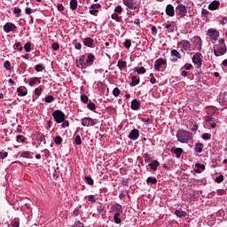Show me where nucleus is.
I'll use <instances>...</instances> for the list:
<instances>
[{"label": "nucleus", "instance_id": "nucleus-1", "mask_svg": "<svg viewBox=\"0 0 227 227\" xmlns=\"http://www.w3.org/2000/svg\"><path fill=\"white\" fill-rule=\"evenodd\" d=\"M176 137L179 143H189V141H192V133L184 129H179L176 132Z\"/></svg>", "mask_w": 227, "mask_h": 227}, {"label": "nucleus", "instance_id": "nucleus-2", "mask_svg": "<svg viewBox=\"0 0 227 227\" xmlns=\"http://www.w3.org/2000/svg\"><path fill=\"white\" fill-rule=\"evenodd\" d=\"M176 15L177 19H184L187 15V7L183 4H178L176 7Z\"/></svg>", "mask_w": 227, "mask_h": 227}, {"label": "nucleus", "instance_id": "nucleus-3", "mask_svg": "<svg viewBox=\"0 0 227 227\" xmlns=\"http://www.w3.org/2000/svg\"><path fill=\"white\" fill-rule=\"evenodd\" d=\"M52 117L56 123H63L65 121V113L61 110H55L52 113Z\"/></svg>", "mask_w": 227, "mask_h": 227}, {"label": "nucleus", "instance_id": "nucleus-4", "mask_svg": "<svg viewBox=\"0 0 227 227\" xmlns=\"http://www.w3.org/2000/svg\"><path fill=\"white\" fill-rule=\"evenodd\" d=\"M207 35L211 38L212 43H215V42H217V38H219V31L214 28H209Z\"/></svg>", "mask_w": 227, "mask_h": 227}, {"label": "nucleus", "instance_id": "nucleus-5", "mask_svg": "<svg viewBox=\"0 0 227 227\" xmlns=\"http://www.w3.org/2000/svg\"><path fill=\"white\" fill-rule=\"evenodd\" d=\"M82 127H95L97 125V121L90 117H85L82 119Z\"/></svg>", "mask_w": 227, "mask_h": 227}, {"label": "nucleus", "instance_id": "nucleus-6", "mask_svg": "<svg viewBox=\"0 0 227 227\" xmlns=\"http://www.w3.org/2000/svg\"><path fill=\"white\" fill-rule=\"evenodd\" d=\"M192 43L193 44L194 51H198L199 52H200L202 45L201 37L194 36L192 39Z\"/></svg>", "mask_w": 227, "mask_h": 227}, {"label": "nucleus", "instance_id": "nucleus-7", "mask_svg": "<svg viewBox=\"0 0 227 227\" xmlns=\"http://www.w3.org/2000/svg\"><path fill=\"white\" fill-rule=\"evenodd\" d=\"M124 6H127L129 10H137L138 4L136 0H122Z\"/></svg>", "mask_w": 227, "mask_h": 227}, {"label": "nucleus", "instance_id": "nucleus-8", "mask_svg": "<svg viewBox=\"0 0 227 227\" xmlns=\"http://www.w3.org/2000/svg\"><path fill=\"white\" fill-rule=\"evenodd\" d=\"M166 65H168L166 59L160 58L154 62V70L156 72H160V67H166Z\"/></svg>", "mask_w": 227, "mask_h": 227}, {"label": "nucleus", "instance_id": "nucleus-9", "mask_svg": "<svg viewBox=\"0 0 227 227\" xmlns=\"http://www.w3.org/2000/svg\"><path fill=\"white\" fill-rule=\"evenodd\" d=\"M179 45L181 47V51L183 52H187V51H191V43L187 40H183L179 43Z\"/></svg>", "mask_w": 227, "mask_h": 227}, {"label": "nucleus", "instance_id": "nucleus-10", "mask_svg": "<svg viewBox=\"0 0 227 227\" xmlns=\"http://www.w3.org/2000/svg\"><path fill=\"white\" fill-rule=\"evenodd\" d=\"M15 29H17V26H15L13 23H6L4 26V30L5 33H12V31H15Z\"/></svg>", "mask_w": 227, "mask_h": 227}, {"label": "nucleus", "instance_id": "nucleus-11", "mask_svg": "<svg viewBox=\"0 0 227 227\" xmlns=\"http://www.w3.org/2000/svg\"><path fill=\"white\" fill-rule=\"evenodd\" d=\"M214 54L216 58H219V56H224V54H226V47H220L217 50L214 49Z\"/></svg>", "mask_w": 227, "mask_h": 227}, {"label": "nucleus", "instance_id": "nucleus-12", "mask_svg": "<svg viewBox=\"0 0 227 227\" xmlns=\"http://www.w3.org/2000/svg\"><path fill=\"white\" fill-rule=\"evenodd\" d=\"M86 58L84 57V55H81L77 63H78V68H87L86 66Z\"/></svg>", "mask_w": 227, "mask_h": 227}, {"label": "nucleus", "instance_id": "nucleus-13", "mask_svg": "<svg viewBox=\"0 0 227 227\" xmlns=\"http://www.w3.org/2000/svg\"><path fill=\"white\" fill-rule=\"evenodd\" d=\"M83 43H84L85 47L93 48V46L95 45V40L91 37H86L83 40Z\"/></svg>", "mask_w": 227, "mask_h": 227}, {"label": "nucleus", "instance_id": "nucleus-14", "mask_svg": "<svg viewBox=\"0 0 227 227\" xmlns=\"http://www.w3.org/2000/svg\"><path fill=\"white\" fill-rule=\"evenodd\" d=\"M165 12L168 17H175V7L172 4H168Z\"/></svg>", "mask_w": 227, "mask_h": 227}, {"label": "nucleus", "instance_id": "nucleus-15", "mask_svg": "<svg viewBox=\"0 0 227 227\" xmlns=\"http://www.w3.org/2000/svg\"><path fill=\"white\" fill-rule=\"evenodd\" d=\"M220 4L221 3L219 1L215 0L208 4V10H210L211 12H214L219 8Z\"/></svg>", "mask_w": 227, "mask_h": 227}, {"label": "nucleus", "instance_id": "nucleus-16", "mask_svg": "<svg viewBox=\"0 0 227 227\" xmlns=\"http://www.w3.org/2000/svg\"><path fill=\"white\" fill-rule=\"evenodd\" d=\"M129 137L132 141H136V139H137V137H139V130L136 129L131 130L129 135Z\"/></svg>", "mask_w": 227, "mask_h": 227}, {"label": "nucleus", "instance_id": "nucleus-17", "mask_svg": "<svg viewBox=\"0 0 227 227\" xmlns=\"http://www.w3.org/2000/svg\"><path fill=\"white\" fill-rule=\"evenodd\" d=\"M174 214L175 215H176V217H179L180 219H182L183 217H187V212L182 210V208L176 209Z\"/></svg>", "mask_w": 227, "mask_h": 227}, {"label": "nucleus", "instance_id": "nucleus-18", "mask_svg": "<svg viewBox=\"0 0 227 227\" xmlns=\"http://www.w3.org/2000/svg\"><path fill=\"white\" fill-rule=\"evenodd\" d=\"M93 61H95V56L93 54L90 53L87 56V59L85 60L86 67H90V65H93Z\"/></svg>", "mask_w": 227, "mask_h": 227}, {"label": "nucleus", "instance_id": "nucleus-19", "mask_svg": "<svg viewBox=\"0 0 227 227\" xmlns=\"http://www.w3.org/2000/svg\"><path fill=\"white\" fill-rule=\"evenodd\" d=\"M201 53H196L192 58V63L194 65H201Z\"/></svg>", "mask_w": 227, "mask_h": 227}, {"label": "nucleus", "instance_id": "nucleus-20", "mask_svg": "<svg viewBox=\"0 0 227 227\" xmlns=\"http://www.w3.org/2000/svg\"><path fill=\"white\" fill-rule=\"evenodd\" d=\"M139 107H141V103L137 101V99H133L131 102V109H133V111H137Z\"/></svg>", "mask_w": 227, "mask_h": 227}, {"label": "nucleus", "instance_id": "nucleus-21", "mask_svg": "<svg viewBox=\"0 0 227 227\" xmlns=\"http://www.w3.org/2000/svg\"><path fill=\"white\" fill-rule=\"evenodd\" d=\"M175 27H176V24L173 21L170 24H167L165 26V29H167L168 33H173V31H175Z\"/></svg>", "mask_w": 227, "mask_h": 227}, {"label": "nucleus", "instance_id": "nucleus-22", "mask_svg": "<svg viewBox=\"0 0 227 227\" xmlns=\"http://www.w3.org/2000/svg\"><path fill=\"white\" fill-rule=\"evenodd\" d=\"M160 166V163H159L156 160H153L151 163H149V167L153 171H157V168Z\"/></svg>", "mask_w": 227, "mask_h": 227}, {"label": "nucleus", "instance_id": "nucleus-23", "mask_svg": "<svg viewBox=\"0 0 227 227\" xmlns=\"http://www.w3.org/2000/svg\"><path fill=\"white\" fill-rule=\"evenodd\" d=\"M42 82V78L34 77L29 82V86H35V84H40Z\"/></svg>", "mask_w": 227, "mask_h": 227}, {"label": "nucleus", "instance_id": "nucleus-24", "mask_svg": "<svg viewBox=\"0 0 227 227\" xmlns=\"http://www.w3.org/2000/svg\"><path fill=\"white\" fill-rule=\"evenodd\" d=\"M117 67L121 71L123 68H127V62L123 60H118Z\"/></svg>", "mask_w": 227, "mask_h": 227}, {"label": "nucleus", "instance_id": "nucleus-25", "mask_svg": "<svg viewBox=\"0 0 227 227\" xmlns=\"http://www.w3.org/2000/svg\"><path fill=\"white\" fill-rule=\"evenodd\" d=\"M195 152L197 153H201V152H203V144L201 143H197L195 145Z\"/></svg>", "mask_w": 227, "mask_h": 227}, {"label": "nucleus", "instance_id": "nucleus-26", "mask_svg": "<svg viewBox=\"0 0 227 227\" xmlns=\"http://www.w3.org/2000/svg\"><path fill=\"white\" fill-rule=\"evenodd\" d=\"M174 153L177 157V159H180L182 157V153H184V149L182 148H176L174 149Z\"/></svg>", "mask_w": 227, "mask_h": 227}, {"label": "nucleus", "instance_id": "nucleus-27", "mask_svg": "<svg viewBox=\"0 0 227 227\" xmlns=\"http://www.w3.org/2000/svg\"><path fill=\"white\" fill-rule=\"evenodd\" d=\"M131 83L130 86L134 87V86H137V84H139V78H137L136 76H132L131 77Z\"/></svg>", "mask_w": 227, "mask_h": 227}, {"label": "nucleus", "instance_id": "nucleus-28", "mask_svg": "<svg viewBox=\"0 0 227 227\" xmlns=\"http://www.w3.org/2000/svg\"><path fill=\"white\" fill-rule=\"evenodd\" d=\"M17 91H18L20 97H26V95H27V91L24 90V88H22V87L18 88Z\"/></svg>", "mask_w": 227, "mask_h": 227}, {"label": "nucleus", "instance_id": "nucleus-29", "mask_svg": "<svg viewBox=\"0 0 227 227\" xmlns=\"http://www.w3.org/2000/svg\"><path fill=\"white\" fill-rule=\"evenodd\" d=\"M171 55L174 56L175 58H177V59H182V54H180V52L176 50H172Z\"/></svg>", "mask_w": 227, "mask_h": 227}, {"label": "nucleus", "instance_id": "nucleus-30", "mask_svg": "<svg viewBox=\"0 0 227 227\" xmlns=\"http://www.w3.org/2000/svg\"><path fill=\"white\" fill-rule=\"evenodd\" d=\"M147 184H152L153 185H155V184H157V178L153 177V176H149L146 179Z\"/></svg>", "mask_w": 227, "mask_h": 227}, {"label": "nucleus", "instance_id": "nucleus-31", "mask_svg": "<svg viewBox=\"0 0 227 227\" xmlns=\"http://www.w3.org/2000/svg\"><path fill=\"white\" fill-rule=\"evenodd\" d=\"M98 214H100L101 215H106V210L105 207L102 204H100L99 206H98Z\"/></svg>", "mask_w": 227, "mask_h": 227}, {"label": "nucleus", "instance_id": "nucleus-32", "mask_svg": "<svg viewBox=\"0 0 227 227\" xmlns=\"http://www.w3.org/2000/svg\"><path fill=\"white\" fill-rule=\"evenodd\" d=\"M44 101L46 102V104H51L54 102V96L52 95L46 96L44 98Z\"/></svg>", "mask_w": 227, "mask_h": 227}, {"label": "nucleus", "instance_id": "nucleus-33", "mask_svg": "<svg viewBox=\"0 0 227 227\" xmlns=\"http://www.w3.org/2000/svg\"><path fill=\"white\" fill-rule=\"evenodd\" d=\"M20 157L24 159H29L31 157V153L29 151L21 152Z\"/></svg>", "mask_w": 227, "mask_h": 227}, {"label": "nucleus", "instance_id": "nucleus-34", "mask_svg": "<svg viewBox=\"0 0 227 227\" xmlns=\"http://www.w3.org/2000/svg\"><path fill=\"white\" fill-rule=\"evenodd\" d=\"M70 9L71 10H77V0H71L70 1Z\"/></svg>", "mask_w": 227, "mask_h": 227}, {"label": "nucleus", "instance_id": "nucleus-35", "mask_svg": "<svg viewBox=\"0 0 227 227\" xmlns=\"http://www.w3.org/2000/svg\"><path fill=\"white\" fill-rule=\"evenodd\" d=\"M114 210H115L116 212H121L123 213V207H121V205L120 204H116L114 206H113Z\"/></svg>", "mask_w": 227, "mask_h": 227}, {"label": "nucleus", "instance_id": "nucleus-36", "mask_svg": "<svg viewBox=\"0 0 227 227\" xmlns=\"http://www.w3.org/2000/svg\"><path fill=\"white\" fill-rule=\"evenodd\" d=\"M88 109H90V111H95V109H97V106L95 105V103L90 101L89 104L87 105Z\"/></svg>", "mask_w": 227, "mask_h": 227}, {"label": "nucleus", "instance_id": "nucleus-37", "mask_svg": "<svg viewBox=\"0 0 227 227\" xmlns=\"http://www.w3.org/2000/svg\"><path fill=\"white\" fill-rule=\"evenodd\" d=\"M74 143L75 145H77L78 146L82 145V140L81 139V136L80 135H76L74 137Z\"/></svg>", "mask_w": 227, "mask_h": 227}, {"label": "nucleus", "instance_id": "nucleus-38", "mask_svg": "<svg viewBox=\"0 0 227 227\" xmlns=\"http://www.w3.org/2000/svg\"><path fill=\"white\" fill-rule=\"evenodd\" d=\"M16 141L18 143H24V141H26V137L25 136H22V135H18L16 137Z\"/></svg>", "mask_w": 227, "mask_h": 227}, {"label": "nucleus", "instance_id": "nucleus-39", "mask_svg": "<svg viewBox=\"0 0 227 227\" xmlns=\"http://www.w3.org/2000/svg\"><path fill=\"white\" fill-rule=\"evenodd\" d=\"M112 19L114 20H116V22H121V17H120L118 14L114 13L112 14Z\"/></svg>", "mask_w": 227, "mask_h": 227}, {"label": "nucleus", "instance_id": "nucleus-40", "mask_svg": "<svg viewBox=\"0 0 227 227\" xmlns=\"http://www.w3.org/2000/svg\"><path fill=\"white\" fill-rule=\"evenodd\" d=\"M54 143L56 145H61V143H63V138H61L60 136H57L55 138H54Z\"/></svg>", "mask_w": 227, "mask_h": 227}, {"label": "nucleus", "instance_id": "nucleus-41", "mask_svg": "<svg viewBox=\"0 0 227 227\" xmlns=\"http://www.w3.org/2000/svg\"><path fill=\"white\" fill-rule=\"evenodd\" d=\"M42 91H43V89H42V87H37L35 90V95L40 97V95H42Z\"/></svg>", "mask_w": 227, "mask_h": 227}, {"label": "nucleus", "instance_id": "nucleus-42", "mask_svg": "<svg viewBox=\"0 0 227 227\" xmlns=\"http://www.w3.org/2000/svg\"><path fill=\"white\" fill-rule=\"evenodd\" d=\"M13 47L14 49H18V51H20V52L24 51V48L22 47V44H20V43H16Z\"/></svg>", "mask_w": 227, "mask_h": 227}, {"label": "nucleus", "instance_id": "nucleus-43", "mask_svg": "<svg viewBox=\"0 0 227 227\" xmlns=\"http://www.w3.org/2000/svg\"><path fill=\"white\" fill-rule=\"evenodd\" d=\"M24 49L27 52H31V43L28 42V43H25Z\"/></svg>", "mask_w": 227, "mask_h": 227}, {"label": "nucleus", "instance_id": "nucleus-44", "mask_svg": "<svg viewBox=\"0 0 227 227\" xmlns=\"http://www.w3.org/2000/svg\"><path fill=\"white\" fill-rule=\"evenodd\" d=\"M85 182H86L89 185H93V184H94L93 178H91V176H86V177H85Z\"/></svg>", "mask_w": 227, "mask_h": 227}, {"label": "nucleus", "instance_id": "nucleus-45", "mask_svg": "<svg viewBox=\"0 0 227 227\" xmlns=\"http://www.w3.org/2000/svg\"><path fill=\"white\" fill-rule=\"evenodd\" d=\"M211 137H212V135H210L209 133H204L202 135V139H204L205 141H209Z\"/></svg>", "mask_w": 227, "mask_h": 227}, {"label": "nucleus", "instance_id": "nucleus-46", "mask_svg": "<svg viewBox=\"0 0 227 227\" xmlns=\"http://www.w3.org/2000/svg\"><path fill=\"white\" fill-rule=\"evenodd\" d=\"M121 90L119 88L115 87L113 90L114 97H120Z\"/></svg>", "mask_w": 227, "mask_h": 227}, {"label": "nucleus", "instance_id": "nucleus-47", "mask_svg": "<svg viewBox=\"0 0 227 227\" xmlns=\"http://www.w3.org/2000/svg\"><path fill=\"white\" fill-rule=\"evenodd\" d=\"M81 100H82V102H83V104H88V102L90 101V98L86 95H82Z\"/></svg>", "mask_w": 227, "mask_h": 227}, {"label": "nucleus", "instance_id": "nucleus-48", "mask_svg": "<svg viewBox=\"0 0 227 227\" xmlns=\"http://www.w3.org/2000/svg\"><path fill=\"white\" fill-rule=\"evenodd\" d=\"M61 127L62 129H67V127H70V121L64 120V121H62Z\"/></svg>", "mask_w": 227, "mask_h": 227}, {"label": "nucleus", "instance_id": "nucleus-49", "mask_svg": "<svg viewBox=\"0 0 227 227\" xmlns=\"http://www.w3.org/2000/svg\"><path fill=\"white\" fill-rule=\"evenodd\" d=\"M43 67L42 66V64H38V65H36L35 67V70L36 71V72H43Z\"/></svg>", "mask_w": 227, "mask_h": 227}, {"label": "nucleus", "instance_id": "nucleus-50", "mask_svg": "<svg viewBox=\"0 0 227 227\" xmlns=\"http://www.w3.org/2000/svg\"><path fill=\"white\" fill-rule=\"evenodd\" d=\"M132 45V43L129 39H127L125 42H124V47L126 49H130V46Z\"/></svg>", "mask_w": 227, "mask_h": 227}, {"label": "nucleus", "instance_id": "nucleus-51", "mask_svg": "<svg viewBox=\"0 0 227 227\" xmlns=\"http://www.w3.org/2000/svg\"><path fill=\"white\" fill-rule=\"evenodd\" d=\"M223 181H224V176H223V175H220L219 176H217V177L215 178L216 184H221V183L223 182Z\"/></svg>", "mask_w": 227, "mask_h": 227}, {"label": "nucleus", "instance_id": "nucleus-52", "mask_svg": "<svg viewBox=\"0 0 227 227\" xmlns=\"http://www.w3.org/2000/svg\"><path fill=\"white\" fill-rule=\"evenodd\" d=\"M21 12H22V10H20V8L14 7L13 13H15V15H17V17H19V15H20Z\"/></svg>", "mask_w": 227, "mask_h": 227}, {"label": "nucleus", "instance_id": "nucleus-53", "mask_svg": "<svg viewBox=\"0 0 227 227\" xmlns=\"http://www.w3.org/2000/svg\"><path fill=\"white\" fill-rule=\"evenodd\" d=\"M144 159H145V163H148V162H150V160H152L150 154H148L147 153L144 154Z\"/></svg>", "mask_w": 227, "mask_h": 227}, {"label": "nucleus", "instance_id": "nucleus-54", "mask_svg": "<svg viewBox=\"0 0 227 227\" xmlns=\"http://www.w3.org/2000/svg\"><path fill=\"white\" fill-rule=\"evenodd\" d=\"M142 120V121H143V123H145V125H150V123H152V119L151 118H142L141 119Z\"/></svg>", "mask_w": 227, "mask_h": 227}, {"label": "nucleus", "instance_id": "nucleus-55", "mask_svg": "<svg viewBox=\"0 0 227 227\" xmlns=\"http://www.w3.org/2000/svg\"><path fill=\"white\" fill-rule=\"evenodd\" d=\"M4 68L5 70H12V64L10 63V61L6 60L4 62Z\"/></svg>", "mask_w": 227, "mask_h": 227}, {"label": "nucleus", "instance_id": "nucleus-56", "mask_svg": "<svg viewBox=\"0 0 227 227\" xmlns=\"http://www.w3.org/2000/svg\"><path fill=\"white\" fill-rule=\"evenodd\" d=\"M88 201H90V203H96L97 200H95V195H89Z\"/></svg>", "mask_w": 227, "mask_h": 227}, {"label": "nucleus", "instance_id": "nucleus-57", "mask_svg": "<svg viewBox=\"0 0 227 227\" xmlns=\"http://www.w3.org/2000/svg\"><path fill=\"white\" fill-rule=\"evenodd\" d=\"M114 221L116 224H121V216H114Z\"/></svg>", "mask_w": 227, "mask_h": 227}, {"label": "nucleus", "instance_id": "nucleus-58", "mask_svg": "<svg viewBox=\"0 0 227 227\" xmlns=\"http://www.w3.org/2000/svg\"><path fill=\"white\" fill-rule=\"evenodd\" d=\"M12 227H19V226H20V223H19V220L14 219V220L12 222Z\"/></svg>", "mask_w": 227, "mask_h": 227}, {"label": "nucleus", "instance_id": "nucleus-59", "mask_svg": "<svg viewBox=\"0 0 227 227\" xmlns=\"http://www.w3.org/2000/svg\"><path fill=\"white\" fill-rule=\"evenodd\" d=\"M51 48H52L54 51H59V43H53L52 45H51Z\"/></svg>", "mask_w": 227, "mask_h": 227}, {"label": "nucleus", "instance_id": "nucleus-60", "mask_svg": "<svg viewBox=\"0 0 227 227\" xmlns=\"http://www.w3.org/2000/svg\"><path fill=\"white\" fill-rule=\"evenodd\" d=\"M8 157V153L7 152H0V159L4 160Z\"/></svg>", "mask_w": 227, "mask_h": 227}, {"label": "nucleus", "instance_id": "nucleus-61", "mask_svg": "<svg viewBox=\"0 0 227 227\" xmlns=\"http://www.w3.org/2000/svg\"><path fill=\"white\" fill-rule=\"evenodd\" d=\"M114 12L115 13H121V12H123L121 5H118L117 7H115Z\"/></svg>", "mask_w": 227, "mask_h": 227}, {"label": "nucleus", "instance_id": "nucleus-62", "mask_svg": "<svg viewBox=\"0 0 227 227\" xmlns=\"http://www.w3.org/2000/svg\"><path fill=\"white\" fill-rule=\"evenodd\" d=\"M137 72V74H146V69L144 67H141Z\"/></svg>", "mask_w": 227, "mask_h": 227}, {"label": "nucleus", "instance_id": "nucleus-63", "mask_svg": "<svg viewBox=\"0 0 227 227\" xmlns=\"http://www.w3.org/2000/svg\"><path fill=\"white\" fill-rule=\"evenodd\" d=\"M91 10H98V8H101L100 4H94L91 5Z\"/></svg>", "mask_w": 227, "mask_h": 227}, {"label": "nucleus", "instance_id": "nucleus-64", "mask_svg": "<svg viewBox=\"0 0 227 227\" xmlns=\"http://www.w3.org/2000/svg\"><path fill=\"white\" fill-rule=\"evenodd\" d=\"M220 24H222V26H224L225 24H227V18L223 17L220 21Z\"/></svg>", "mask_w": 227, "mask_h": 227}]
</instances>
